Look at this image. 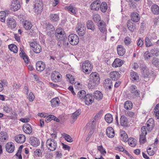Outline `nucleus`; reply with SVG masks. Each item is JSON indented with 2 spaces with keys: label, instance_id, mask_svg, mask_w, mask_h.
Here are the masks:
<instances>
[{
  "label": "nucleus",
  "instance_id": "nucleus-55",
  "mask_svg": "<svg viewBox=\"0 0 159 159\" xmlns=\"http://www.w3.org/2000/svg\"><path fill=\"white\" fill-rule=\"evenodd\" d=\"M144 56L145 60L148 61H149L150 60L151 56L150 54L149 53V51H146L144 53Z\"/></svg>",
  "mask_w": 159,
  "mask_h": 159
},
{
  "label": "nucleus",
  "instance_id": "nucleus-26",
  "mask_svg": "<svg viewBox=\"0 0 159 159\" xmlns=\"http://www.w3.org/2000/svg\"><path fill=\"white\" fill-rule=\"evenodd\" d=\"M6 149L8 152H12L15 149L14 144L11 142L7 143L6 145Z\"/></svg>",
  "mask_w": 159,
  "mask_h": 159
},
{
  "label": "nucleus",
  "instance_id": "nucleus-47",
  "mask_svg": "<svg viewBox=\"0 0 159 159\" xmlns=\"http://www.w3.org/2000/svg\"><path fill=\"white\" fill-rule=\"evenodd\" d=\"M20 56L22 58L24 62L28 63L29 62V58L28 56L26 54L25 52H20L19 53Z\"/></svg>",
  "mask_w": 159,
  "mask_h": 159
},
{
  "label": "nucleus",
  "instance_id": "nucleus-1",
  "mask_svg": "<svg viewBox=\"0 0 159 159\" xmlns=\"http://www.w3.org/2000/svg\"><path fill=\"white\" fill-rule=\"evenodd\" d=\"M99 74L97 72H93L89 75V85L91 86V88H93L94 87L97 85L100 81Z\"/></svg>",
  "mask_w": 159,
  "mask_h": 159
},
{
  "label": "nucleus",
  "instance_id": "nucleus-62",
  "mask_svg": "<svg viewBox=\"0 0 159 159\" xmlns=\"http://www.w3.org/2000/svg\"><path fill=\"white\" fill-rule=\"evenodd\" d=\"M54 118H55V116L52 115H49L47 116L46 118V121H51L54 119Z\"/></svg>",
  "mask_w": 159,
  "mask_h": 159
},
{
  "label": "nucleus",
  "instance_id": "nucleus-33",
  "mask_svg": "<svg viewBox=\"0 0 159 159\" xmlns=\"http://www.w3.org/2000/svg\"><path fill=\"white\" fill-rule=\"evenodd\" d=\"M104 86L106 89L108 88L111 89L113 86L112 81L110 79H107L105 80L104 83Z\"/></svg>",
  "mask_w": 159,
  "mask_h": 159
},
{
  "label": "nucleus",
  "instance_id": "nucleus-61",
  "mask_svg": "<svg viewBox=\"0 0 159 159\" xmlns=\"http://www.w3.org/2000/svg\"><path fill=\"white\" fill-rule=\"evenodd\" d=\"M98 28L102 27H106V24L105 23L103 20L100 21L98 22Z\"/></svg>",
  "mask_w": 159,
  "mask_h": 159
},
{
  "label": "nucleus",
  "instance_id": "nucleus-17",
  "mask_svg": "<svg viewBox=\"0 0 159 159\" xmlns=\"http://www.w3.org/2000/svg\"><path fill=\"white\" fill-rule=\"evenodd\" d=\"M129 91L135 97L138 98L140 97V91L137 89V87L135 85H132L130 87Z\"/></svg>",
  "mask_w": 159,
  "mask_h": 159
},
{
  "label": "nucleus",
  "instance_id": "nucleus-53",
  "mask_svg": "<svg viewBox=\"0 0 159 159\" xmlns=\"http://www.w3.org/2000/svg\"><path fill=\"white\" fill-rule=\"evenodd\" d=\"M97 149L103 155H104L106 153V151L102 145L98 146Z\"/></svg>",
  "mask_w": 159,
  "mask_h": 159
},
{
  "label": "nucleus",
  "instance_id": "nucleus-54",
  "mask_svg": "<svg viewBox=\"0 0 159 159\" xmlns=\"http://www.w3.org/2000/svg\"><path fill=\"white\" fill-rule=\"evenodd\" d=\"M124 42L125 44L128 46L131 43V39L129 37L127 36L125 38Z\"/></svg>",
  "mask_w": 159,
  "mask_h": 159
},
{
  "label": "nucleus",
  "instance_id": "nucleus-58",
  "mask_svg": "<svg viewBox=\"0 0 159 159\" xmlns=\"http://www.w3.org/2000/svg\"><path fill=\"white\" fill-rule=\"evenodd\" d=\"M34 155L36 157H40L42 156V153L40 149H37L34 152Z\"/></svg>",
  "mask_w": 159,
  "mask_h": 159
},
{
  "label": "nucleus",
  "instance_id": "nucleus-21",
  "mask_svg": "<svg viewBox=\"0 0 159 159\" xmlns=\"http://www.w3.org/2000/svg\"><path fill=\"white\" fill-rule=\"evenodd\" d=\"M36 70L38 71L41 72L44 70L45 68V65L43 62L39 61L36 63Z\"/></svg>",
  "mask_w": 159,
  "mask_h": 159
},
{
  "label": "nucleus",
  "instance_id": "nucleus-57",
  "mask_svg": "<svg viewBox=\"0 0 159 159\" xmlns=\"http://www.w3.org/2000/svg\"><path fill=\"white\" fill-rule=\"evenodd\" d=\"M156 111V116L157 119H159V103L157 104L154 109Z\"/></svg>",
  "mask_w": 159,
  "mask_h": 159
},
{
  "label": "nucleus",
  "instance_id": "nucleus-49",
  "mask_svg": "<svg viewBox=\"0 0 159 159\" xmlns=\"http://www.w3.org/2000/svg\"><path fill=\"white\" fill-rule=\"evenodd\" d=\"M23 26L26 30H30L32 27V25L30 22L27 20H25L24 22Z\"/></svg>",
  "mask_w": 159,
  "mask_h": 159
},
{
  "label": "nucleus",
  "instance_id": "nucleus-8",
  "mask_svg": "<svg viewBox=\"0 0 159 159\" xmlns=\"http://www.w3.org/2000/svg\"><path fill=\"white\" fill-rule=\"evenodd\" d=\"M68 40L70 44L73 45H77L79 42L78 36L75 34H71L68 36Z\"/></svg>",
  "mask_w": 159,
  "mask_h": 159
},
{
  "label": "nucleus",
  "instance_id": "nucleus-30",
  "mask_svg": "<svg viewBox=\"0 0 159 159\" xmlns=\"http://www.w3.org/2000/svg\"><path fill=\"white\" fill-rule=\"evenodd\" d=\"M120 123L122 126H128V122L127 117L124 115L121 116L120 119Z\"/></svg>",
  "mask_w": 159,
  "mask_h": 159
},
{
  "label": "nucleus",
  "instance_id": "nucleus-10",
  "mask_svg": "<svg viewBox=\"0 0 159 159\" xmlns=\"http://www.w3.org/2000/svg\"><path fill=\"white\" fill-rule=\"evenodd\" d=\"M44 28L46 29V32L47 34L50 36H51L55 31V28L51 24L47 23L44 26Z\"/></svg>",
  "mask_w": 159,
  "mask_h": 159
},
{
  "label": "nucleus",
  "instance_id": "nucleus-48",
  "mask_svg": "<svg viewBox=\"0 0 159 159\" xmlns=\"http://www.w3.org/2000/svg\"><path fill=\"white\" fill-rule=\"evenodd\" d=\"M8 48L11 51L13 52L14 53H16L18 52V48L14 44H12L9 45Z\"/></svg>",
  "mask_w": 159,
  "mask_h": 159
},
{
  "label": "nucleus",
  "instance_id": "nucleus-16",
  "mask_svg": "<svg viewBox=\"0 0 159 159\" xmlns=\"http://www.w3.org/2000/svg\"><path fill=\"white\" fill-rule=\"evenodd\" d=\"M7 24L8 27L11 29L15 28L16 26V20L12 17L8 18L7 20Z\"/></svg>",
  "mask_w": 159,
  "mask_h": 159
},
{
  "label": "nucleus",
  "instance_id": "nucleus-43",
  "mask_svg": "<svg viewBox=\"0 0 159 159\" xmlns=\"http://www.w3.org/2000/svg\"><path fill=\"white\" fill-rule=\"evenodd\" d=\"M108 8L106 2H103L100 3V8L101 11L103 12H105Z\"/></svg>",
  "mask_w": 159,
  "mask_h": 159
},
{
  "label": "nucleus",
  "instance_id": "nucleus-40",
  "mask_svg": "<svg viewBox=\"0 0 159 159\" xmlns=\"http://www.w3.org/2000/svg\"><path fill=\"white\" fill-rule=\"evenodd\" d=\"M8 138V134L5 132H2L0 133V141L4 142Z\"/></svg>",
  "mask_w": 159,
  "mask_h": 159
},
{
  "label": "nucleus",
  "instance_id": "nucleus-27",
  "mask_svg": "<svg viewBox=\"0 0 159 159\" xmlns=\"http://www.w3.org/2000/svg\"><path fill=\"white\" fill-rule=\"evenodd\" d=\"M131 21L135 22H137L140 20V16L136 12H133L131 14Z\"/></svg>",
  "mask_w": 159,
  "mask_h": 159
},
{
  "label": "nucleus",
  "instance_id": "nucleus-35",
  "mask_svg": "<svg viewBox=\"0 0 159 159\" xmlns=\"http://www.w3.org/2000/svg\"><path fill=\"white\" fill-rule=\"evenodd\" d=\"M118 54L120 56H123L125 52V49L121 45H118L117 47Z\"/></svg>",
  "mask_w": 159,
  "mask_h": 159
},
{
  "label": "nucleus",
  "instance_id": "nucleus-64",
  "mask_svg": "<svg viewBox=\"0 0 159 159\" xmlns=\"http://www.w3.org/2000/svg\"><path fill=\"white\" fill-rule=\"evenodd\" d=\"M13 89L14 91L17 90L20 87V84H18L16 83H14L12 85Z\"/></svg>",
  "mask_w": 159,
  "mask_h": 159
},
{
  "label": "nucleus",
  "instance_id": "nucleus-3",
  "mask_svg": "<svg viewBox=\"0 0 159 159\" xmlns=\"http://www.w3.org/2000/svg\"><path fill=\"white\" fill-rule=\"evenodd\" d=\"M34 3V9L35 12L38 14H40L43 9L42 0H35Z\"/></svg>",
  "mask_w": 159,
  "mask_h": 159
},
{
  "label": "nucleus",
  "instance_id": "nucleus-13",
  "mask_svg": "<svg viewBox=\"0 0 159 159\" xmlns=\"http://www.w3.org/2000/svg\"><path fill=\"white\" fill-rule=\"evenodd\" d=\"M20 7V2L17 0H13L11 5L10 9L11 11H15L18 10Z\"/></svg>",
  "mask_w": 159,
  "mask_h": 159
},
{
  "label": "nucleus",
  "instance_id": "nucleus-9",
  "mask_svg": "<svg viewBox=\"0 0 159 159\" xmlns=\"http://www.w3.org/2000/svg\"><path fill=\"white\" fill-rule=\"evenodd\" d=\"M30 46L33 48V51L36 53H39L42 50L40 45L36 41H33V42H30Z\"/></svg>",
  "mask_w": 159,
  "mask_h": 159
},
{
  "label": "nucleus",
  "instance_id": "nucleus-31",
  "mask_svg": "<svg viewBox=\"0 0 159 159\" xmlns=\"http://www.w3.org/2000/svg\"><path fill=\"white\" fill-rule=\"evenodd\" d=\"M123 61L118 58H116L112 64V66L114 67H120L123 64Z\"/></svg>",
  "mask_w": 159,
  "mask_h": 159
},
{
  "label": "nucleus",
  "instance_id": "nucleus-7",
  "mask_svg": "<svg viewBox=\"0 0 159 159\" xmlns=\"http://www.w3.org/2000/svg\"><path fill=\"white\" fill-rule=\"evenodd\" d=\"M141 70L142 75L144 81L147 82L149 80L150 75L148 68L145 66H143L141 67Z\"/></svg>",
  "mask_w": 159,
  "mask_h": 159
},
{
  "label": "nucleus",
  "instance_id": "nucleus-5",
  "mask_svg": "<svg viewBox=\"0 0 159 159\" xmlns=\"http://www.w3.org/2000/svg\"><path fill=\"white\" fill-rule=\"evenodd\" d=\"M46 146L48 150L54 151L57 147V142L54 140L48 139L46 142Z\"/></svg>",
  "mask_w": 159,
  "mask_h": 159
},
{
  "label": "nucleus",
  "instance_id": "nucleus-28",
  "mask_svg": "<svg viewBox=\"0 0 159 159\" xmlns=\"http://www.w3.org/2000/svg\"><path fill=\"white\" fill-rule=\"evenodd\" d=\"M120 74L117 71L111 72L110 74V77L111 79L114 81L117 80L120 77Z\"/></svg>",
  "mask_w": 159,
  "mask_h": 159
},
{
  "label": "nucleus",
  "instance_id": "nucleus-45",
  "mask_svg": "<svg viewBox=\"0 0 159 159\" xmlns=\"http://www.w3.org/2000/svg\"><path fill=\"white\" fill-rule=\"evenodd\" d=\"M120 136L121 137V140L125 142H127L128 139L127 134L124 131H122L120 133Z\"/></svg>",
  "mask_w": 159,
  "mask_h": 159
},
{
  "label": "nucleus",
  "instance_id": "nucleus-59",
  "mask_svg": "<svg viewBox=\"0 0 159 159\" xmlns=\"http://www.w3.org/2000/svg\"><path fill=\"white\" fill-rule=\"evenodd\" d=\"M145 135L140 134V135L139 141L140 143H144L146 141Z\"/></svg>",
  "mask_w": 159,
  "mask_h": 159
},
{
  "label": "nucleus",
  "instance_id": "nucleus-52",
  "mask_svg": "<svg viewBox=\"0 0 159 159\" xmlns=\"http://www.w3.org/2000/svg\"><path fill=\"white\" fill-rule=\"evenodd\" d=\"M62 135L64 136L65 139L67 142L71 143L73 141L70 135L65 133H63V134Z\"/></svg>",
  "mask_w": 159,
  "mask_h": 159
},
{
  "label": "nucleus",
  "instance_id": "nucleus-39",
  "mask_svg": "<svg viewBox=\"0 0 159 159\" xmlns=\"http://www.w3.org/2000/svg\"><path fill=\"white\" fill-rule=\"evenodd\" d=\"M94 98L98 101L101 100L102 98L103 94L102 93L98 91H96L94 93Z\"/></svg>",
  "mask_w": 159,
  "mask_h": 159
},
{
  "label": "nucleus",
  "instance_id": "nucleus-34",
  "mask_svg": "<svg viewBox=\"0 0 159 159\" xmlns=\"http://www.w3.org/2000/svg\"><path fill=\"white\" fill-rule=\"evenodd\" d=\"M86 27L87 29L94 31L95 29V25L91 20H88L86 22Z\"/></svg>",
  "mask_w": 159,
  "mask_h": 159
},
{
  "label": "nucleus",
  "instance_id": "nucleus-50",
  "mask_svg": "<svg viewBox=\"0 0 159 159\" xmlns=\"http://www.w3.org/2000/svg\"><path fill=\"white\" fill-rule=\"evenodd\" d=\"M127 141L129 145L132 147H135L136 145L135 140L134 138H130Z\"/></svg>",
  "mask_w": 159,
  "mask_h": 159
},
{
  "label": "nucleus",
  "instance_id": "nucleus-63",
  "mask_svg": "<svg viewBox=\"0 0 159 159\" xmlns=\"http://www.w3.org/2000/svg\"><path fill=\"white\" fill-rule=\"evenodd\" d=\"M12 110L11 107H9L8 106H6L3 107L4 111L6 112L9 113Z\"/></svg>",
  "mask_w": 159,
  "mask_h": 159
},
{
  "label": "nucleus",
  "instance_id": "nucleus-60",
  "mask_svg": "<svg viewBox=\"0 0 159 159\" xmlns=\"http://www.w3.org/2000/svg\"><path fill=\"white\" fill-rule=\"evenodd\" d=\"M93 20L96 23L97 22H99V21H101L100 16L98 15H94L93 17Z\"/></svg>",
  "mask_w": 159,
  "mask_h": 159
},
{
  "label": "nucleus",
  "instance_id": "nucleus-29",
  "mask_svg": "<svg viewBox=\"0 0 159 159\" xmlns=\"http://www.w3.org/2000/svg\"><path fill=\"white\" fill-rule=\"evenodd\" d=\"M106 134L109 138H113L115 135V131L111 127H108L106 129Z\"/></svg>",
  "mask_w": 159,
  "mask_h": 159
},
{
  "label": "nucleus",
  "instance_id": "nucleus-44",
  "mask_svg": "<svg viewBox=\"0 0 159 159\" xmlns=\"http://www.w3.org/2000/svg\"><path fill=\"white\" fill-rule=\"evenodd\" d=\"M151 63L154 66L159 67V58L156 57H153L151 60Z\"/></svg>",
  "mask_w": 159,
  "mask_h": 159
},
{
  "label": "nucleus",
  "instance_id": "nucleus-4",
  "mask_svg": "<svg viewBox=\"0 0 159 159\" xmlns=\"http://www.w3.org/2000/svg\"><path fill=\"white\" fill-rule=\"evenodd\" d=\"M92 66L89 61H85L84 62L82 66V70L86 74H89L91 73L92 69Z\"/></svg>",
  "mask_w": 159,
  "mask_h": 159
},
{
  "label": "nucleus",
  "instance_id": "nucleus-37",
  "mask_svg": "<svg viewBox=\"0 0 159 159\" xmlns=\"http://www.w3.org/2000/svg\"><path fill=\"white\" fill-rule=\"evenodd\" d=\"M151 11L154 14L158 15L159 14V7L156 4L153 5L151 7Z\"/></svg>",
  "mask_w": 159,
  "mask_h": 159
},
{
  "label": "nucleus",
  "instance_id": "nucleus-23",
  "mask_svg": "<svg viewBox=\"0 0 159 159\" xmlns=\"http://www.w3.org/2000/svg\"><path fill=\"white\" fill-rule=\"evenodd\" d=\"M22 129L24 132L27 134H30L32 132V127L28 123H25L23 125Z\"/></svg>",
  "mask_w": 159,
  "mask_h": 159
},
{
  "label": "nucleus",
  "instance_id": "nucleus-36",
  "mask_svg": "<svg viewBox=\"0 0 159 159\" xmlns=\"http://www.w3.org/2000/svg\"><path fill=\"white\" fill-rule=\"evenodd\" d=\"M50 102L52 107H56L59 104L60 100L58 98H54L50 101Z\"/></svg>",
  "mask_w": 159,
  "mask_h": 159
},
{
  "label": "nucleus",
  "instance_id": "nucleus-2",
  "mask_svg": "<svg viewBox=\"0 0 159 159\" xmlns=\"http://www.w3.org/2000/svg\"><path fill=\"white\" fill-rule=\"evenodd\" d=\"M55 36L58 40H62L64 43L66 42L67 39V36L64 30L61 28H59L56 29L55 31Z\"/></svg>",
  "mask_w": 159,
  "mask_h": 159
},
{
  "label": "nucleus",
  "instance_id": "nucleus-22",
  "mask_svg": "<svg viewBox=\"0 0 159 159\" xmlns=\"http://www.w3.org/2000/svg\"><path fill=\"white\" fill-rule=\"evenodd\" d=\"M130 79L134 82H138L139 81V76L138 73L133 71L130 73Z\"/></svg>",
  "mask_w": 159,
  "mask_h": 159
},
{
  "label": "nucleus",
  "instance_id": "nucleus-20",
  "mask_svg": "<svg viewBox=\"0 0 159 159\" xmlns=\"http://www.w3.org/2000/svg\"><path fill=\"white\" fill-rule=\"evenodd\" d=\"M81 112V110L79 109L72 114L70 120L71 123H73L76 120L78 116L80 115Z\"/></svg>",
  "mask_w": 159,
  "mask_h": 159
},
{
  "label": "nucleus",
  "instance_id": "nucleus-15",
  "mask_svg": "<svg viewBox=\"0 0 159 159\" xmlns=\"http://www.w3.org/2000/svg\"><path fill=\"white\" fill-rule=\"evenodd\" d=\"M94 96L91 93H88L86 95L84 98L85 104L87 105L91 104L93 102L94 100Z\"/></svg>",
  "mask_w": 159,
  "mask_h": 159
},
{
  "label": "nucleus",
  "instance_id": "nucleus-56",
  "mask_svg": "<svg viewBox=\"0 0 159 159\" xmlns=\"http://www.w3.org/2000/svg\"><path fill=\"white\" fill-rule=\"evenodd\" d=\"M67 77L70 80V82L72 84H75L76 83L75 82V79L74 77L70 74H67L66 75Z\"/></svg>",
  "mask_w": 159,
  "mask_h": 159
},
{
  "label": "nucleus",
  "instance_id": "nucleus-18",
  "mask_svg": "<svg viewBox=\"0 0 159 159\" xmlns=\"http://www.w3.org/2000/svg\"><path fill=\"white\" fill-rule=\"evenodd\" d=\"M29 140L31 144L34 147H37L40 144L39 139L36 137L32 136Z\"/></svg>",
  "mask_w": 159,
  "mask_h": 159
},
{
  "label": "nucleus",
  "instance_id": "nucleus-6",
  "mask_svg": "<svg viewBox=\"0 0 159 159\" xmlns=\"http://www.w3.org/2000/svg\"><path fill=\"white\" fill-rule=\"evenodd\" d=\"M76 29L77 32L79 36H82L84 35L86 29L84 24L80 22L78 23Z\"/></svg>",
  "mask_w": 159,
  "mask_h": 159
},
{
  "label": "nucleus",
  "instance_id": "nucleus-38",
  "mask_svg": "<svg viewBox=\"0 0 159 159\" xmlns=\"http://www.w3.org/2000/svg\"><path fill=\"white\" fill-rule=\"evenodd\" d=\"M153 38L151 37L150 38L146 37L145 39V43L146 46L147 47L151 46L153 45V43L152 42V40Z\"/></svg>",
  "mask_w": 159,
  "mask_h": 159
},
{
  "label": "nucleus",
  "instance_id": "nucleus-11",
  "mask_svg": "<svg viewBox=\"0 0 159 159\" xmlns=\"http://www.w3.org/2000/svg\"><path fill=\"white\" fill-rule=\"evenodd\" d=\"M60 75H61L59 72L54 71H52L51 74V79L53 82H58L61 80Z\"/></svg>",
  "mask_w": 159,
  "mask_h": 159
},
{
  "label": "nucleus",
  "instance_id": "nucleus-25",
  "mask_svg": "<svg viewBox=\"0 0 159 159\" xmlns=\"http://www.w3.org/2000/svg\"><path fill=\"white\" fill-rule=\"evenodd\" d=\"M15 141L19 143H23L25 140V137L23 134H19L17 135L15 137Z\"/></svg>",
  "mask_w": 159,
  "mask_h": 159
},
{
  "label": "nucleus",
  "instance_id": "nucleus-46",
  "mask_svg": "<svg viewBox=\"0 0 159 159\" xmlns=\"http://www.w3.org/2000/svg\"><path fill=\"white\" fill-rule=\"evenodd\" d=\"M106 121L108 123H111L113 120V118L112 115L110 114H106L105 116Z\"/></svg>",
  "mask_w": 159,
  "mask_h": 159
},
{
  "label": "nucleus",
  "instance_id": "nucleus-24",
  "mask_svg": "<svg viewBox=\"0 0 159 159\" xmlns=\"http://www.w3.org/2000/svg\"><path fill=\"white\" fill-rule=\"evenodd\" d=\"M127 25L128 29L131 32H133L136 29L135 24L130 20L127 21Z\"/></svg>",
  "mask_w": 159,
  "mask_h": 159
},
{
  "label": "nucleus",
  "instance_id": "nucleus-41",
  "mask_svg": "<svg viewBox=\"0 0 159 159\" xmlns=\"http://www.w3.org/2000/svg\"><path fill=\"white\" fill-rule=\"evenodd\" d=\"M86 95V92L84 90H81L79 91L77 94L78 97L82 100H84V98L85 97Z\"/></svg>",
  "mask_w": 159,
  "mask_h": 159
},
{
  "label": "nucleus",
  "instance_id": "nucleus-14",
  "mask_svg": "<svg viewBox=\"0 0 159 159\" xmlns=\"http://www.w3.org/2000/svg\"><path fill=\"white\" fill-rule=\"evenodd\" d=\"M65 9L70 13H72L75 15L77 14L78 12L77 8L73 4H71L69 6L65 7Z\"/></svg>",
  "mask_w": 159,
  "mask_h": 159
},
{
  "label": "nucleus",
  "instance_id": "nucleus-51",
  "mask_svg": "<svg viewBox=\"0 0 159 159\" xmlns=\"http://www.w3.org/2000/svg\"><path fill=\"white\" fill-rule=\"evenodd\" d=\"M6 13L4 11H1L0 12V21L4 22L5 21Z\"/></svg>",
  "mask_w": 159,
  "mask_h": 159
},
{
  "label": "nucleus",
  "instance_id": "nucleus-32",
  "mask_svg": "<svg viewBox=\"0 0 159 159\" xmlns=\"http://www.w3.org/2000/svg\"><path fill=\"white\" fill-rule=\"evenodd\" d=\"M49 19L51 21L53 22H57L59 19L58 14L56 13H52L50 14L49 16Z\"/></svg>",
  "mask_w": 159,
  "mask_h": 159
},
{
  "label": "nucleus",
  "instance_id": "nucleus-42",
  "mask_svg": "<svg viewBox=\"0 0 159 159\" xmlns=\"http://www.w3.org/2000/svg\"><path fill=\"white\" fill-rule=\"evenodd\" d=\"M124 108L127 110L131 109L133 107V104L130 101H125L124 104Z\"/></svg>",
  "mask_w": 159,
  "mask_h": 159
},
{
  "label": "nucleus",
  "instance_id": "nucleus-19",
  "mask_svg": "<svg viewBox=\"0 0 159 159\" xmlns=\"http://www.w3.org/2000/svg\"><path fill=\"white\" fill-rule=\"evenodd\" d=\"M146 125L147 129L148 131H151L152 130L154 126V121L152 118L149 119L147 121Z\"/></svg>",
  "mask_w": 159,
  "mask_h": 159
},
{
  "label": "nucleus",
  "instance_id": "nucleus-12",
  "mask_svg": "<svg viewBox=\"0 0 159 159\" xmlns=\"http://www.w3.org/2000/svg\"><path fill=\"white\" fill-rule=\"evenodd\" d=\"M101 1L96 0L93 1L90 5V9L93 11H98L100 7Z\"/></svg>",
  "mask_w": 159,
  "mask_h": 159
}]
</instances>
